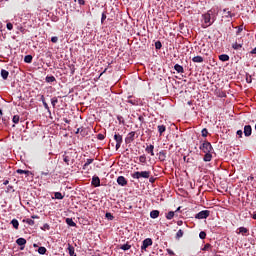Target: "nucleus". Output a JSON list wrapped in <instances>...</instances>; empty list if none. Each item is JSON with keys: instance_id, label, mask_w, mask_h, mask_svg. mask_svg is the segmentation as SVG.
<instances>
[{"instance_id": "1", "label": "nucleus", "mask_w": 256, "mask_h": 256, "mask_svg": "<svg viewBox=\"0 0 256 256\" xmlns=\"http://www.w3.org/2000/svg\"><path fill=\"white\" fill-rule=\"evenodd\" d=\"M151 177V171L134 172L132 174L133 179H149Z\"/></svg>"}, {"instance_id": "2", "label": "nucleus", "mask_w": 256, "mask_h": 256, "mask_svg": "<svg viewBox=\"0 0 256 256\" xmlns=\"http://www.w3.org/2000/svg\"><path fill=\"white\" fill-rule=\"evenodd\" d=\"M200 150L203 151V153H213V146L205 141L201 146H200Z\"/></svg>"}, {"instance_id": "3", "label": "nucleus", "mask_w": 256, "mask_h": 256, "mask_svg": "<svg viewBox=\"0 0 256 256\" xmlns=\"http://www.w3.org/2000/svg\"><path fill=\"white\" fill-rule=\"evenodd\" d=\"M114 139L116 141V149H120L121 144L123 143V136H121L120 134H115Z\"/></svg>"}, {"instance_id": "4", "label": "nucleus", "mask_w": 256, "mask_h": 256, "mask_svg": "<svg viewBox=\"0 0 256 256\" xmlns=\"http://www.w3.org/2000/svg\"><path fill=\"white\" fill-rule=\"evenodd\" d=\"M204 23L206 24V27H209L211 25V11H208V13L203 15Z\"/></svg>"}, {"instance_id": "5", "label": "nucleus", "mask_w": 256, "mask_h": 256, "mask_svg": "<svg viewBox=\"0 0 256 256\" xmlns=\"http://www.w3.org/2000/svg\"><path fill=\"white\" fill-rule=\"evenodd\" d=\"M209 217V210H203L196 214V219H207Z\"/></svg>"}, {"instance_id": "6", "label": "nucleus", "mask_w": 256, "mask_h": 256, "mask_svg": "<svg viewBox=\"0 0 256 256\" xmlns=\"http://www.w3.org/2000/svg\"><path fill=\"white\" fill-rule=\"evenodd\" d=\"M151 245H153V240H151V238H146L144 241H143V244L141 246V249L142 250H145L147 249V247H151Z\"/></svg>"}, {"instance_id": "7", "label": "nucleus", "mask_w": 256, "mask_h": 256, "mask_svg": "<svg viewBox=\"0 0 256 256\" xmlns=\"http://www.w3.org/2000/svg\"><path fill=\"white\" fill-rule=\"evenodd\" d=\"M135 141V132H130L125 138L126 143H133Z\"/></svg>"}, {"instance_id": "8", "label": "nucleus", "mask_w": 256, "mask_h": 256, "mask_svg": "<svg viewBox=\"0 0 256 256\" xmlns=\"http://www.w3.org/2000/svg\"><path fill=\"white\" fill-rule=\"evenodd\" d=\"M251 133H253V129L251 128V125H246L244 127V135H245V137H251Z\"/></svg>"}, {"instance_id": "9", "label": "nucleus", "mask_w": 256, "mask_h": 256, "mask_svg": "<svg viewBox=\"0 0 256 256\" xmlns=\"http://www.w3.org/2000/svg\"><path fill=\"white\" fill-rule=\"evenodd\" d=\"M117 183H118V185L125 187V185H127V179H125V177H123V176H119L117 178Z\"/></svg>"}, {"instance_id": "10", "label": "nucleus", "mask_w": 256, "mask_h": 256, "mask_svg": "<svg viewBox=\"0 0 256 256\" xmlns=\"http://www.w3.org/2000/svg\"><path fill=\"white\" fill-rule=\"evenodd\" d=\"M92 185H94V187H99L101 185V180L99 179V177L94 176L92 178Z\"/></svg>"}, {"instance_id": "11", "label": "nucleus", "mask_w": 256, "mask_h": 256, "mask_svg": "<svg viewBox=\"0 0 256 256\" xmlns=\"http://www.w3.org/2000/svg\"><path fill=\"white\" fill-rule=\"evenodd\" d=\"M212 153H213V152H205L203 161H205L206 163L209 162V161H211V159H213Z\"/></svg>"}, {"instance_id": "12", "label": "nucleus", "mask_w": 256, "mask_h": 256, "mask_svg": "<svg viewBox=\"0 0 256 256\" xmlns=\"http://www.w3.org/2000/svg\"><path fill=\"white\" fill-rule=\"evenodd\" d=\"M17 245H19L20 247H24V245L27 244V240L25 238H18L16 240Z\"/></svg>"}, {"instance_id": "13", "label": "nucleus", "mask_w": 256, "mask_h": 256, "mask_svg": "<svg viewBox=\"0 0 256 256\" xmlns=\"http://www.w3.org/2000/svg\"><path fill=\"white\" fill-rule=\"evenodd\" d=\"M150 217L151 219H157V217H159V210H152L150 212Z\"/></svg>"}, {"instance_id": "14", "label": "nucleus", "mask_w": 256, "mask_h": 256, "mask_svg": "<svg viewBox=\"0 0 256 256\" xmlns=\"http://www.w3.org/2000/svg\"><path fill=\"white\" fill-rule=\"evenodd\" d=\"M193 63H203V57L195 56L192 58Z\"/></svg>"}, {"instance_id": "15", "label": "nucleus", "mask_w": 256, "mask_h": 256, "mask_svg": "<svg viewBox=\"0 0 256 256\" xmlns=\"http://www.w3.org/2000/svg\"><path fill=\"white\" fill-rule=\"evenodd\" d=\"M68 251L70 256H76L75 255V247L71 246V244H68Z\"/></svg>"}, {"instance_id": "16", "label": "nucleus", "mask_w": 256, "mask_h": 256, "mask_svg": "<svg viewBox=\"0 0 256 256\" xmlns=\"http://www.w3.org/2000/svg\"><path fill=\"white\" fill-rule=\"evenodd\" d=\"M154 149H155V146L149 145V146L146 148V151H147V153H150L151 156L153 157V156L155 155V153L153 152Z\"/></svg>"}, {"instance_id": "17", "label": "nucleus", "mask_w": 256, "mask_h": 256, "mask_svg": "<svg viewBox=\"0 0 256 256\" xmlns=\"http://www.w3.org/2000/svg\"><path fill=\"white\" fill-rule=\"evenodd\" d=\"M1 77H2V79L6 80L7 77H9V71L2 69L1 70Z\"/></svg>"}, {"instance_id": "18", "label": "nucleus", "mask_w": 256, "mask_h": 256, "mask_svg": "<svg viewBox=\"0 0 256 256\" xmlns=\"http://www.w3.org/2000/svg\"><path fill=\"white\" fill-rule=\"evenodd\" d=\"M223 17H226V19H230L231 18V11L224 9L223 10Z\"/></svg>"}, {"instance_id": "19", "label": "nucleus", "mask_w": 256, "mask_h": 256, "mask_svg": "<svg viewBox=\"0 0 256 256\" xmlns=\"http://www.w3.org/2000/svg\"><path fill=\"white\" fill-rule=\"evenodd\" d=\"M66 223L67 225H69L70 227H75L77 224L73 221V219L71 218H67L66 219Z\"/></svg>"}, {"instance_id": "20", "label": "nucleus", "mask_w": 256, "mask_h": 256, "mask_svg": "<svg viewBox=\"0 0 256 256\" xmlns=\"http://www.w3.org/2000/svg\"><path fill=\"white\" fill-rule=\"evenodd\" d=\"M174 69H175V71H177V73H183V66H181V65H179V64H176L175 66H174Z\"/></svg>"}, {"instance_id": "21", "label": "nucleus", "mask_w": 256, "mask_h": 256, "mask_svg": "<svg viewBox=\"0 0 256 256\" xmlns=\"http://www.w3.org/2000/svg\"><path fill=\"white\" fill-rule=\"evenodd\" d=\"M242 47H243V44H239V43H234V44H232V48H234L235 49V51H238L239 49H242Z\"/></svg>"}, {"instance_id": "22", "label": "nucleus", "mask_w": 256, "mask_h": 256, "mask_svg": "<svg viewBox=\"0 0 256 256\" xmlns=\"http://www.w3.org/2000/svg\"><path fill=\"white\" fill-rule=\"evenodd\" d=\"M11 225L14 227V229H19V221L17 219H13L11 221Z\"/></svg>"}, {"instance_id": "23", "label": "nucleus", "mask_w": 256, "mask_h": 256, "mask_svg": "<svg viewBox=\"0 0 256 256\" xmlns=\"http://www.w3.org/2000/svg\"><path fill=\"white\" fill-rule=\"evenodd\" d=\"M38 253H39L40 255H45V254L47 253V248H45V247H43V246L39 247V248H38Z\"/></svg>"}, {"instance_id": "24", "label": "nucleus", "mask_w": 256, "mask_h": 256, "mask_svg": "<svg viewBox=\"0 0 256 256\" xmlns=\"http://www.w3.org/2000/svg\"><path fill=\"white\" fill-rule=\"evenodd\" d=\"M16 173H18L19 175H29V173H31L30 171L28 170H21V169H18L16 170Z\"/></svg>"}, {"instance_id": "25", "label": "nucleus", "mask_w": 256, "mask_h": 256, "mask_svg": "<svg viewBox=\"0 0 256 256\" xmlns=\"http://www.w3.org/2000/svg\"><path fill=\"white\" fill-rule=\"evenodd\" d=\"M219 59H220V61H229V55H227V54H222V55H220L219 56Z\"/></svg>"}, {"instance_id": "26", "label": "nucleus", "mask_w": 256, "mask_h": 256, "mask_svg": "<svg viewBox=\"0 0 256 256\" xmlns=\"http://www.w3.org/2000/svg\"><path fill=\"white\" fill-rule=\"evenodd\" d=\"M166 157H167V156L165 155V152H163V151L159 152L158 159H159L160 161H165Z\"/></svg>"}, {"instance_id": "27", "label": "nucleus", "mask_w": 256, "mask_h": 256, "mask_svg": "<svg viewBox=\"0 0 256 256\" xmlns=\"http://www.w3.org/2000/svg\"><path fill=\"white\" fill-rule=\"evenodd\" d=\"M158 131H159L160 135H163V133H165V131H166L165 125H159Z\"/></svg>"}, {"instance_id": "28", "label": "nucleus", "mask_w": 256, "mask_h": 256, "mask_svg": "<svg viewBox=\"0 0 256 256\" xmlns=\"http://www.w3.org/2000/svg\"><path fill=\"white\" fill-rule=\"evenodd\" d=\"M24 61H25V63H31V62L33 61V56H31V55H26V56L24 57Z\"/></svg>"}, {"instance_id": "29", "label": "nucleus", "mask_w": 256, "mask_h": 256, "mask_svg": "<svg viewBox=\"0 0 256 256\" xmlns=\"http://www.w3.org/2000/svg\"><path fill=\"white\" fill-rule=\"evenodd\" d=\"M56 81L55 76H47L46 83H54Z\"/></svg>"}, {"instance_id": "30", "label": "nucleus", "mask_w": 256, "mask_h": 256, "mask_svg": "<svg viewBox=\"0 0 256 256\" xmlns=\"http://www.w3.org/2000/svg\"><path fill=\"white\" fill-rule=\"evenodd\" d=\"M173 217H175V212L173 211L168 212V214L166 215V219L168 220L173 219Z\"/></svg>"}, {"instance_id": "31", "label": "nucleus", "mask_w": 256, "mask_h": 256, "mask_svg": "<svg viewBox=\"0 0 256 256\" xmlns=\"http://www.w3.org/2000/svg\"><path fill=\"white\" fill-rule=\"evenodd\" d=\"M120 249H122L123 251H129V249H131V245L124 244L120 247Z\"/></svg>"}, {"instance_id": "32", "label": "nucleus", "mask_w": 256, "mask_h": 256, "mask_svg": "<svg viewBox=\"0 0 256 256\" xmlns=\"http://www.w3.org/2000/svg\"><path fill=\"white\" fill-rule=\"evenodd\" d=\"M54 197L55 199H63L64 196L61 194V192H55Z\"/></svg>"}, {"instance_id": "33", "label": "nucleus", "mask_w": 256, "mask_h": 256, "mask_svg": "<svg viewBox=\"0 0 256 256\" xmlns=\"http://www.w3.org/2000/svg\"><path fill=\"white\" fill-rule=\"evenodd\" d=\"M76 135H78V133H81V135H85V130L83 129V127H81V128H77V130H76Z\"/></svg>"}, {"instance_id": "34", "label": "nucleus", "mask_w": 256, "mask_h": 256, "mask_svg": "<svg viewBox=\"0 0 256 256\" xmlns=\"http://www.w3.org/2000/svg\"><path fill=\"white\" fill-rule=\"evenodd\" d=\"M181 237H183V230H178V232L176 233V239H181Z\"/></svg>"}, {"instance_id": "35", "label": "nucleus", "mask_w": 256, "mask_h": 256, "mask_svg": "<svg viewBox=\"0 0 256 256\" xmlns=\"http://www.w3.org/2000/svg\"><path fill=\"white\" fill-rule=\"evenodd\" d=\"M139 161L140 163H147V157H145V155H142L139 157Z\"/></svg>"}, {"instance_id": "36", "label": "nucleus", "mask_w": 256, "mask_h": 256, "mask_svg": "<svg viewBox=\"0 0 256 256\" xmlns=\"http://www.w3.org/2000/svg\"><path fill=\"white\" fill-rule=\"evenodd\" d=\"M19 119H20L19 115H14L12 121L13 123L17 124L19 123Z\"/></svg>"}, {"instance_id": "37", "label": "nucleus", "mask_w": 256, "mask_h": 256, "mask_svg": "<svg viewBox=\"0 0 256 256\" xmlns=\"http://www.w3.org/2000/svg\"><path fill=\"white\" fill-rule=\"evenodd\" d=\"M41 100L43 102L45 109H49V105L47 104V102H45V96H41Z\"/></svg>"}, {"instance_id": "38", "label": "nucleus", "mask_w": 256, "mask_h": 256, "mask_svg": "<svg viewBox=\"0 0 256 256\" xmlns=\"http://www.w3.org/2000/svg\"><path fill=\"white\" fill-rule=\"evenodd\" d=\"M106 218H107L109 221H113V219H115V217H113V216L111 215V213H109V212L106 213Z\"/></svg>"}, {"instance_id": "39", "label": "nucleus", "mask_w": 256, "mask_h": 256, "mask_svg": "<svg viewBox=\"0 0 256 256\" xmlns=\"http://www.w3.org/2000/svg\"><path fill=\"white\" fill-rule=\"evenodd\" d=\"M91 163H93V159H87L84 164V167H89V165H91Z\"/></svg>"}, {"instance_id": "40", "label": "nucleus", "mask_w": 256, "mask_h": 256, "mask_svg": "<svg viewBox=\"0 0 256 256\" xmlns=\"http://www.w3.org/2000/svg\"><path fill=\"white\" fill-rule=\"evenodd\" d=\"M199 237L200 239H205V237H207V233H205V231H201Z\"/></svg>"}, {"instance_id": "41", "label": "nucleus", "mask_w": 256, "mask_h": 256, "mask_svg": "<svg viewBox=\"0 0 256 256\" xmlns=\"http://www.w3.org/2000/svg\"><path fill=\"white\" fill-rule=\"evenodd\" d=\"M207 135H209V132L207 131V128H204L202 130V137H207Z\"/></svg>"}, {"instance_id": "42", "label": "nucleus", "mask_w": 256, "mask_h": 256, "mask_svg": "<svg viewBox=\"0 0 256 256\" xmlns=\"http://www.w3.org/2000/svg\"><path fill=\"white\" fill-rule=\"evenodd\" d=\"M161 47H163V45L161 44L160 41H157V42L155 43V48H156V49H161Z\"/></svg>"}, {"instance_id": "43", "label": "nucleus", "mask_w": 256, "mask_h": 256, "mask_svg": "<svg viewBox=\"0 0 256 256\" xmlns=\"http://www.w3.org/2000/svg\"><path fill=\"white\" fill-rule=\"evenodd\" d=\"M51 103H52V107H55V105H57V103H58L57 98H52Z\"/></svg>"}, {"instance_id": "44", "label": "nucleus", "mask_w": 256, "mask_h": 256, "mask_svg": "<svg viewBox=\"0 0 256 256\" xmlns=\"http://www.w3.org/2000/svg\"><path fill=\"white\" fill-rule=\"evenodd\" d=\"M6 27H7L8 31L13 30V24L11 22L7 23Z\"/></svg>"}, {"instance_id": "45", "label": "nucleus", "mask_w": 256, "mask_h": 256, "mask_svg": "<svg viewBox=\"0 0 256 256\" xmlns=\"http://www.w3.org/2000/svg\"><path fill=\"white\" fill-rule=\"evenodd\" d=\"M247 228H245V227H240L239 228V233H247Z\"/></svg>"}, {"instance_id": "46", "label": "nucleus", "mask_w": 256, "mask_h": 256, "mask_svg": "<svg viewBox=\"0 0 256 256\" xmlns=\"http://www.w3.org/2000/svg\"><path fill=\"white\" fill-rule=\"evenodd\" d=\"M26 223H27L28 225H35V221H34V220H31V219H27V220H26Z\"/></svg>"}, {"instance_id": "47", "label": "nucleus", "mask_w": 256, "mask_h": 256, "mask_svg": "<svg viewBox=\"0 0 256 256\" xmlns=\"http://www.w3.org/2000/svg\"><path fill=\"white\" fill-rule=\"evenodd\" d=\"M97 139H99V141H103V139H105V135H103V134H98V135H97Z\"/></svg>"}, {"instance_id": "48", "label": "nucleus", "mask_w": 256, "mask_h": 256, "mask_svg": "<svg viewBox=\"0 0 256 256\" xmlns=\"http://www.w3.org/2000/svg\"><path fill=\"white\" fill-rule=\"evenodd\" d=\"M210 247H211V244H205L202 251H207L208 249H210Z\"/></svg>"}, {"instance_id": "49", "label": "nucleus", "mask_w": 256, "mask_h": 256, "mask_svg": "<svg viewBox=\"0 0 256 256\" xmlns=\"http://www.w3.org/2000/svg\"><path fill=\"white\" fill-rule=\"evenodd\" d=\"M57 41H59V38L57 36L51 38L52 43H57Z\"/></svg>"}, {"instance_id": "50", "label": "nucleus", "mask_w": 256, "mask_h": 256, "mask_svg": "<svg viewBox=\"0 0 256 256\" xmlns=\"http://www.w3.org/2000/svg\"><path fill=\"white\" fill-rule=\"evenodd\" d=\"M166 251H167V253H168V255H172V256H174L175 255V252H173V250H171V249H166Z\"/></svg>"}, {"instance_id": "51", "label": "nucleus", "mask_w": 256, "mask_h": 256, "mask_svg": "<svg viewBox=\"0 0 256 256\" xmlns=\"http://www.w3.org/2000/svg\"><path fill=\"white\" fill-rule=\"evenodd\" d=\"M69 156H65L64 157V162L67 164V165H69Z\"/></svg>"}, {"instance_id": "52", "label": "nucleus", "mask_w": 256, "mask_h": 256, "mask_svg": "<svg viewBox=\"0 0 256 256\" xmlns=\"http://www.w3.org/2000/svg\"><path fill=\"white\" fill-rule=\"evenodd\" d=\"M237 135H239V137H243V130H238Z\"/></svg>"}, {"instance_id": "53", "label": "nucleus", "mask_w": 256, "mask_h": 256, "mask_svg": "<svg viewBox=\"0 0 256 256\" xmlns=\"http://www.w3.org/2000/svg\"><path fill=\"white\" fill-rule=\"evenodd\" d=\"M79 5H85V0H78Z\"/></svg>"}, {"instance_id": "54", "label": "nucleus", "mask_w": 256, "mask_h": 256, "mask_svg": "<svg viewBox=\"0 0 256 256\" xmlns=\"http://www.w3.org/2000/svg\"><path fill=\"white\" fill-rule=\"evenodd\" d=\"M149 182H150V183H155V178L149 177Z\"/></svg>"}, {"instance_id": "55", "label": "nucleus", "mask_w": 256, "mask_h": 256, "mask_svg": "<svg viewBox=\"0 0 256 256\" xmlns=\"http://www.w3.org/2000/svg\"><path fill=\"white\" fill-rule=\"evenodd\" d=\"M107 19V15H105V13L102 14V22L105 21Z\"/></svg>"}, {"instance_id": "56", "label": "nucleus", "mask_w": 256, "mask_h": 256, "mask_svg": "<svg viewBox=\"0 0 256 256\" xmlns=\"http://www.w3.org/2000/svg\"><path fill=\"white\" fill-rule=\"evenodd\" d=\"M250 53L251 55H256V47Z\"/></svg>"}, {"instance_id": "57", "label": "nucleus", "mask_w": 256, "mask_h": 256, "mask_svg": "<svg viewBox=\"0 0 256 256\" xmlns=\"http://www.w3.org/2000/svg\"><path fill=\"white\" fill-rule=\"evenodd\" d=\"M241 31H243V28L239 27L238 31H237V35H239V33H241Z\"/></svg>"}, {"instance_id": "58", "label": "nucleus", "mask_w": 256, "mask_h": 256, "mask_svg": "<svg viewBox=\"0 0 256 256\" xmlns=\"http://www.w3.org/2000/svg\"><path fill=\"white\" fill-rule=\"evenodd\" d=\"M183 160L186 161V163H189V158L187 159V156H184Z\"/></svg>"}, {"instance_id": "59", "label": "nucleus", "mask_w": 256, "mask_h": 256, "mask_svg": "<svg viewBox=\"0 0 256 256\" xmlns=\"http://www.w3.org/2000/svg\"><path fill=\"white\" fill-rule=\"evenodd\" d=\"M64 122H66L67 124L71 123V120H68L67 118L64 119Z\"/></svg>"}, {"instance_id": "60", "label": "nucleus", "mask_w": 256, "mask_h": 256, "mask_svg": "<svg viewBox=\"0 0 256 256\" xmlns=\"http://www.w3.org/2000/svg\"><path fill=\"white\" fill-rule=\"evenodd\" d=\"M3 185H9V180L4 181Z\"/></svg>"}, {"instance_id": "61", "label": "nucleus", "mask_w": 256, "mask_h": 256, "mask_svg": "<svg viewBox=\"0 0 256 256\" xmlns=\"http://www.w3.org/2000/svg\"><path fill=\"white\" fill-rule=\"evenodd\" d=\"M41 175L47 176V175H49V172H42Z\"/></svg>"}, {"instance_id": "62", "label": "nucleus", "mask_w": 256, "mask_h": 256, "mask_svg": "<svg viewBox=\"0 0 256 256\" xmlns=\"http://www.w3.org/2000/svg\"><path fill=\"white\" fill-rule=\"evenodd\" d=\"M253 179H254L253 176L248 177V181H253Z\"/></svg>"}, {"instance_id": "63", "label": "nucleus", "mask_w": 256, "mask_h": 256, "mask_svg": "<svg viewBox=\"0 0 256 256\" xmlns=\"http://www.w3.org/2000/svg\"><path fill=\"white\" fill-rule=\"evenodd\" d=\"M246 81H247V83H251V76H250V79L247 78Z\"/></svg>"}, {"instance_id": "64", "label": "nucleus", "mask_w": 256, "mask_h": 256, "mask_svg": "<svg viewBox=\"0 0 256 256\" xmlns=\"http://www.w3.org/2000/svg\"><path fill=\"white\" fill-rule=\"evenodd\" d=\"M13 189V186H8V191H11Z\"/></svg>"}]
</instances>
